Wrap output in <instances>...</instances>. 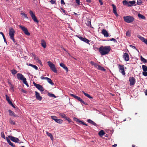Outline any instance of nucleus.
<instances>
[{"label":"nucleus","mask_w":147,"mask_h":147,"mask_svg":"<svg viewBox=\"0 0 147 147\" xmlns=\"http://www.w3.org/2000/svg\"><path fill=\"white\" fill-rule=\"evenodd\" d=\"M91 21H88L87 22V23H86V25L88 26H91Z\"/></svg>","instance_id":"obj_48"},{"label":"nucleus","mask_w":147,"mask_h":147,"mask_svg":"<svg viewBox=\"0 0 147 147\" xmlns=\"http://www.w3.org/2000/svg\"><path fill=\"white\" fill-rule=\"evenodd\" d=\"M46 134L49 137H50L51 140H53V137L52 134L50 133L48 131H46Z\"/></svg>","instance_id":"obj_26"},{"label":"nucleus","mask_w":147,"mask_h":147,"mask_svg":"<svg viewBox=\"0 0 147 147\" xmlns=\"http://www.w3.org/2000/svg\"><path fill=\"white\" fill-rule=\"evenodd\" d=\"M126 35L127 36H131V32L129 31H128L126 33Z\"/></svg>","instance_id":"obj_43"},{"label":"nucleus","mask_w":147,"mask_h":147,"mask_svg":"<svg viewBox=\"0 0 147 147\" xmlns=\"http://www.w3.org/2000/svg\"><path fill=\"white\" fill-rule=\"evenodd\" d=\"M119 67V71L123 75H125V73L124 69V65H123L119 64L118 65Z\"/></svg>","instance_id":"obj_6"},{"label":"nucleus","mask_w":147,"mask_h":147,"mask_svg":"<svg viewBox=\"0 0 147 147\" xmlns=\"http://www.w3.org/2000/svg\"><path fill=\"white\" fill-rule=\"evenodd\" d=\"M47 80L48 82H49L51 85H53L54 84V83L52 82V80L51 79L48 78Z\"/></svg>","instance_id":"obj_32"},{"label":"nucleus","mask_w":147,"mask_h":147,"mask_svg":"<svg viewBox=\"0 0 147 147\" xmlns=\"http://www.w3.org/2000/svg\"><path fill=\"white\" fill-rule=\"evenodd\" d=\"M129 81L131 86L134 85L136 83V79L133 77H130L129 78Z\"/></svg>","instance_id":"obj_11"},{"label":"nucleus","mask_w":147,"mask_h":147,"mask_svg":"<svg viewBox=\"0 0 147 147\" xmlns=\"http://www.w3.org/2000/svg\"><path fill=\"white\" fill-rule=\"evenodd\" d=\"M5 96H6V99L7 100H9V97L8 96H7V95H5Z\"/></svg>","instance_id":"obj_60"},{"label":"nucleus","mask_w":147,"mask_h":147,"mask_svg":"<svg viewBox=\"0 0 147 147\" xmlns=\"http://www.w3.org/2000/svg\"><path fill=\"white\" fill-rule=\"evenodd\" d=\"M87 121L88 123L91 124H92V125L94 126H96L97 125L93 121H92V120H91L90 119H88L87 120Z\"/></svg>","instance_id":"obj_24"},{"label":"nucleus","mask_w":147,"mask_h":147,"mask_svg":"<svg viewBox=\"0 0 147 147\" xmlns=\"http://www.w3.org/2000/svg\"><path fill=\"white\" fill-rule=\"evenodd\" d=\"M136 3V1H129V4L128 7H131L133 5Z\"/></svg>","instance_id":"obj_23"},{"label":"nucleus","mask_w":147,"mask_h":147,"mask_svg":"<svg viewBox=\"0 0 147 147\" xmlns=\"http://www.w3.org/2000/svg\"><path fill=\"white\" fill-rule=\"evenodd\" d=\"M78 37L80 39V40L82 41H83V40L84 39V38H83L81 36H80V37Z\"/></svg>","instance_id":"obj_61"},{"label":"nucleus","mask_w":147,"mask_h":147,"mask_svg":"<svg viewBox=\"0 0 147 147\" xmlns=\"http://www.w3.org/2000/svg\"><path fill=\"white\" fill-rule=\"evenodd\" d=\"M81 123L83 125H85L86 126L87 125L86 124L84 123L82 121V122H81Z\"/></svg>","instance_id":"obj_62"},{"label":"nucleus","mask_w":147,"mask_h":147,"mask_svg":"<svg viewBox=\"0 0 147 147\" xmlns=\"http://www.w3.org/2000/svg\"><path fill=\"white\" fill-rule=\"evenodd\" d=\"M142 68L143 70L144 71H147V67L145 65H142Z\"/></svg>","instance_id":"obj_35"},{"label":"nucleus","mask_w":147,"mask_h":147,"mask_svg":"<svg viewBox=\"0 0 147 147\" xmlns=\"http://www.w3.org/2000/svg\"><path fill=\"white\" fill-rule=\"evenodd\" d=\"M29 13L32 19L35 22L38 23V21L37 19L36 16H35L34 14L33 13V12L32 11L30 10L29 11Z\"/></svg>","instance_id":"obj_8"},{"label":"nucleus","mask_w":147,"mask_h":147,"mask_svg":"<svg viewBox=\"0 0 147 147\" xmlns=\"http://www.w3.org/2000/svg\"><path fill=\"white\" fill-rule=\"evenodd\" d=\"M97 69L101 71H105L106 70V69H105L103 67H102L100 65L98 66Z\"/></svg>","instance_id":"obj_34"},{"label":"nucleus","mask_w":147,"mask_h":147,"mask_svg":"<svg viewBox=\"0 0 147 147\" xmlns=\"http://www.w3.org/2000/svg\"><path fill=\"white\" fill-rule=\"evenodd\" d=\"M59 65L60 66L62 67L63 69H65L67 72L68 71V68L65 66L64 64L62 63H60Z\"/></svg>","instance_id":"obj_17"},{"label":"nucleus","mask_w":147,"mask_h":147,"mask_svg":"<svg viewBox=\"0 0 147 147\" xmlns=\"http://www.w3.org/2000/svg\"><path fill=\"white\" fill-rule=\"evenodd\" d=\"M48 78L47 77H44L43 76H41L40 77V78H41V79H42V80H47Z\"/></svg>","instance_id":"obj_50"},{"label":"nucleus","mask_w":147,"mask_h":147,"mask_svg":"<svg viewBox=\"0 0 147 147\" xmlns=\"http://www.w3.org/2000/svg\"><path fill=\"white\" fill-rule=\"evenodd\" d=\"M123 58L126 61H127L129 60V55L127 53H125L123 56Z\"/></svg>","instance_id":"obj_14"},{"label":"nucleus","mask_w":147,"mask_h":147,"mask_svg":"<svg viewBox=\"0 0 147 147\" xmlns=\"http://www.w3.org/2000/svg\"><path fill=\"white\" fill-rule=\"evenodd\" d=\"M122 3L124 5H127L128 7L129 1L128 2L126 0H124L123 1Z\"/></svg>","instance_id":"obj_36"},{"label":"nucleus","mask_w":147,"mask_h":147,"mask_svg":"<svg viewBox=\"0 0 147 147\" xmlns=\"http://www.w3.org/2000/svg\"><path fill=\"white\" fill-rule=\"evenodd\" d=\"M11 72L12 74L15 75L17 73V71L15 69H13L11 71Z\"/></svg>","instance_id":"obj_39"},{"label":"nucleus","mask_w":147,"mask_h":147,"mask_svg":"<svg viewBox=\"0 0 147 147\" xmlns=\"http://www.w3.org/2000/svg\"><path fill=\"white\" fill-rule=\"evenodd\" d=\"M10 38L13 41V42H14V43L16 45H18V44L16 43L15 40V39H14V37H11V38Z\"/></svg>","instance_id":"obj_42"},{"label":"nucleus","mask_w":147,"mask_h":147,"mask_svg":"<svg viewBox=\"0 0 147 147\" xmlns=\"http://www.w3.org/2000/svg\"><path fill=\"white\" fill-rule=\"evenodd\" d=\"M9 34L10 38L14 37L15 31L14 29L10 27L9 28Z\"/></svg>","instance_id":"obj_10"},{"label":"nucleus","mask_w":147,"mask_h":147,"mask_svg":"<svg viewBox=\"0 0 147 147\" xmlns=\"http://www.w3.org/2000/svg\"><path fill=\"white\" fill-rule=\"evenodd\" d=\"M21 15H22L23 16H24L25 18H26L27 19H28V18L27 16V15L25 13H24L23 12L22 13H21Z\"/></svg>","instance_id":"obj_41"},{"label":"nucleus","mask_w":147,"mask_h":147,"mask_svg":"<svg viewBox=\"0 0 147 147\" xmlns=\"http://www.w3.org/2000/svg\"><path fill=\"white\" fill-rule=\"evenodd\" d=\"M61 4L62 5H64L65 3L63 0H61Z\"/></svg>","instance_id":"obj_58"},{"label":"nucleus","mask_w":147,"mask_h":147,"mask_svg":"<svg viewBox=\"0 0 147 147\" xmlns=\"http://www.w3.org/2000/svg\"><path fill=\"white\" fill-rule=\"evenodd\" d=\"M33 58L34 60H35L36 62H37L38 63L41 64L42 62L39 59L38 57H36V55L34 56V57H33Z\"/></svg>","instance_id":"obj_19"},{"label":"nucleus","mask_w":147,"mask_h":147,"mask_svg":"<svg viewBox=\"0 0 147 147\" xmlns=\"http://www.w3.org/2000/svg\"><path fill=\"white\" fill-rule=\"evenodd\" d=\"M111 49L110 46H101L99 49V51L102 55L107 54Z\"/></svg>","instance_id":"obj_1"},{"label":"nucleus","mask_w":147,"mask_h":147,"mask_svg":"<svg viewBox=\"0 0 147 147\" xmlns=\"http://www.w3.org/2000/svg\"><path fill=\"white\" fill-rule=\"evenodd\" d=\"M33 83L34 86L40 91L42 92L44 91V88L41 85L37 84L35 83L34 82H33Z\"/></svg>","instance_id":"obj_9"},{"label":"nucleus","mask_w":147,"mask_h":147,"mask_svg":"<svg viewBox=\"0 0 147 147\" xmlns=\"http://www.w3.org/2000/svg\"><path fill=\"white\" fill-rule=\"evenodd\" d=\"M59 115L62 118H64L66 120H67L69 122L71 121L69 117H67L64 113H60L59 114Z\"/></svg>","instance_id":"obj_13"},{"label":"nucleus","mask_w":147,"mask_h":147,"mask_svg":"<svg viewBox=\"0 0 147 147\" xmlns=\"http://www.w3.org/2000/svg\"><path fill=\"white\" fill-rule=\"evenodd\" d=\"M61 10L63 12L64 14H66V12L65 11L64 9H63L62 8L61 9Z\"/></svg>","instance_id":"obj_56"},{"label":"nucleus","mask_w":147,"mask_h":147,"mask_svg":"<svg viewBox=\"0 0 147 147\" xmlns=\"http://www.w3.org/2000/svg\"><path fill=\"white\" fill-rule=\"evenodd\" d=\"M138 16L140 19L144 20L146 19V18L144 16L140 13H138Z\"/></svg>","instance_id":"obj_27"},{"label":"nucleus","mask_w":147,"mask_h":147,"mask_svg":"<svg viewBox=\"0 0 147 147\" xmlns=\"http://www.w3.org/2000/svg\"><path fill=\"white\" fill-rule=\"evenodd\" d=\"M51 118L53 120H54L55 121V120L57 119V117L55 116H52L51 117Z\"/></svg>","instance_id":"obj_46"},{"label":"nucleus","mask_w":147,"mask_h":147,"mask_svg":"<svg viewBox=\"0 0 147 147\" xmlns=\"http://www.w3.org/2000/svg\"><path fill=\"white\" fill-rule=\"evenodd\" d=\"M1 136L2 138H3L4 139H5V136L4 135V133H1Z\"/></svg>","instance_id":"obj_55"},{"label":"nucleus","mask_w":147,"mask_h":147,"mask_svg":"<svg viewBox=\"0 0 147 147\" xmlns=\"http://www.w3.org/2000/svg\"><path fill=\"white\" fill-rule=\"evenodd\" d=\"M142 42H144L147 45V40L145 38Z\"/></svg>","instance_id":"obj_57"},{"label":"nucleus","mask_w":147,"mask_h":147,"mask_svg":"<svg viewBox=\"0 0 147 147\" xmlns=\"http://www.w3.org/2000/svg\"><path fill=\"white\" fill-rule=\"evenodd\" d=\"M6 140L8 144L11 146L13 147H15V146L13 145V143L11 142L9 139L7 137H6Z\"/></svg>","instance_id":"obj_25"},{"label":"nucleus","mask_w":147,"mask_h":147,"mask_svg":"<svg viewBox=\"0 0 147 147\" xmlns=\"http://www.w3.org/2000/svg\"><path fill=\"white\" fill-rule=\"evenodd\" d=\"M9 123L11 124H12V125H15V121L12 120H9Z\"/></svg>","instance_id":"obj_47"},{"label":"nucleus","mask_w":147,"mask_h":147,"mask_svg":"<svg viewBox=\"0 0 147 147\" xmlns=\"http://www.w3.org/2000/svg\"><path fill=\"white\" fill-rule=\"evenodd\" d=\"M49 96H50V97H53L54 98H55L56 97V96H55V95L54 94H51V93L49 94Z\"/></svg>","instance_id":"obj_44"},{"label":"nucleus","mask_w":147,"mask_h":147,"mask_svg":"<svg viewBox=\"0 0 147 147\" xmlns=\"http://www.w3.org/2000/svg\"><path fill=\"white\" fill-rule=\"evenodd\" d=\"M9 112V115H10L11 116H13L14 117H17L18 116L17 115L15 114L13 111H12L11 110H9L8 111Z\"/></svg>","instance_id":"obj_20"},{"label":"nucleus","mask_w":147,"mask_h":147,"mask_svg":"<svg viewBox=\"0 0 147 147\" xmlns=\"http://www.w3.org/2000/svg\"><path fill=\"white\" fill-rule=\"evenodd\" d=\"M70 94L71 96L73 97L74 98L78 100L81 103L82 105H87V104L86 102H85L84 101H83V100L80 97L76 96L73 94Z\"/></svg>","instance_id":"obj_5"},{"label":"nucleus","mask_w":147,"mask_h":147,"mask_svg":"<svg viewBox=\"0 0 147 147\" xmlns=\"http://www.w3.org/2000/svg\"><path fill=\"white\" fill-rule=\"evenodd\" d=\"M90 63L92 65H93L95 68L97 69H98V66L99 65L98 64L96 63H94L92 61H91L90 62Z\"/></svg>","instance_id":"obj_21"},{"label":"nucleus","mask_w":147,"mask_h":147,"mask_svg":"<svg viewBox=\"0 0 147 147\" xmlns=\"http://www.w3.org/2000/svg\"><path fill=\"white\" fill-rule=\"evenodd\" d=\"M17 76L18 80H22L24 83L26 84L28 87L29 86L28 84L27 83L26 78L24 77V76L21 74L18 73L17 74Z\"/></svg>","instance_id":"obj_2"},{"label":"nucleus","mask_w":147,"mask_h":147,"mask_svg":"<svg viewBox=\"0 0 147 147\" xmlns=\"http://www.w3.org/2000/svg\"><path fill=\"white\" fill-rule=\"evenodd\" d=\"M8 137L12 141L16 143H19V140L18 138L11 136H9Z\"/></svg>","instance_id":"obj_12"},{"label":"nucleus","mask_w":147,"mask_h":147,"mask_svg":"<svg viewBox=\"0 0 147 147\" xmlns=\"http://www.w3.org/2000/svg\"><path fill=\"white\" fill-rule=\"evenodd\" d=\"M140 59L144 63H146L147 62V60L144 59L142 56H141L140 57Z\"/></svg>","instance_id":"obj_33"},{"label":"nucleus","mask_w":147,"mask_h":147,"mask_svg":"<svg viewBox=\"0 0 147 147\" xmlns=\"http://www.w3.org/2000/svg\"><path fill=\"white\" fill-rule=\"evenodd\" d=\"M105 133L103 130H100L98 133V135L101 136H103Z\"/></svg>","instance_id":"obj_28"},{"label":"nucleus","mask_w":147,"mask_h":147,"mask_svg":"<svg viewBox=\"0 0 147 147\" xmlns=\"http://www.w3.org/2000/svg\"><path fill=\"white\" fill-rule=\"evenodd\" d=\"M47 63L51 70L55 73H57V71L55 65L50 61H48Z\"/></svg>","instance_id":"obj_4"},{"label":"nucleus","mask_w":147,"mask_h":147,"mask_svg":"<svg viewBox=\"0 0 147 147\" xmlns=\"http://www.w3.org/2000/svg\"><path fill=\"white\" fill-rule=\"evenodd\" d=\"M142 74L143 76H147V71H144L142 72Z\"/></svg>","instance_id":"obj_49"},{"label":"nucleus","mask_w":147,"mask_h":147,"mask_svg":"<svg viewBox=\"0 0 147 147\" xmlns=\"http://www.w3.org/2000/svg\"><path fill=\"white\" fill-rule=\"evenodd\" d=\"M55 120V122L60 124L62 123L63 122V121L62 120L59 119H57Z\"/></svg>","instance_id":"obj_31"},{"label":"nucleus","mask_w":147,"mask_h":147,"mask_svg":"<svg viewBox=\"0 0 147 147\" xmlns=\"http://www.w3.org/2000/svg\"><path fill=\"white\" fill-rule=\"evenodd\" d=\"M19 27L21 29L25 34L28 36L30 35V33L28 32L27 28L25 27L22 26L21 25H20L19 26Z\"/></svg>","instance_id":"obj_7"},{"label":"nucleus","mask_w":147,"mask_h":147,"mask_svg":"<svg viewBox=\"0 0 147 147\" xmlns=\"http://www.w3.org/2000/svg\"><path fill=\"white\" fill-rule=\"evenodd\" d=\"M112 5L113 7V13H114L116 16H118V14L117 12V9L116 6L113 4H112Z\"/></svg>","instance_id":"obj_15"},{"label":"nucleus","mask_w":147,"mask_h":147,"mask_svg":"<svg viewBox=\"0 0 147 147\" xmlns=\"http://www.w3.org/2000/svg\"><path fill=\"white\" fill-rule=\"evenodd\" d=\"M27 65L29 66L32 67L33 68L35 69L36 70L38 69V67L35 65H33L31 63H29L28 64H27Z\"/></svg>","instance_id":"obj_29"},{"label":"nucleus","mask_w":147,"mask_h":147,"mask_svg":"<svg viewBox=\"0 0 147 147\" xmlns=\"http://www.w3.org/2000/svg\"><path fill=\"white\" fill-rule=\"evenodd\" d=\"M41 45L44 48H45L46 47V44L45 41L43 40H41Z\"/></svg>","instance_id":"obj_22"},{"label":"nucleus","mask_w":147,"mask_h":147,"mask_svg":"<svg viewBox=\"0 0 147 147\" xmlns=\"http://www.w3.org/2000/svg\"><path fill=\"white\" fill-rule=\"evenodd\" d=\"M142 1H141V0H137V4L138 5H140L142 4Z\"/></svg>","instance_id":"obj_40"},{"label":"nucleus","mask_w":147,"mask_h":147,"mask_svg":"<svg viewBox=\"0 0 147 147\" xmlns=\"http://www.w3.org/2000/svg\"><path fill=\"white\" fill-rule=\"evenodd\" d=\"M129 46L131 47L132 48L134 49H136V50H137V51H138V52H139V51H138L136 48V47L134 46H133V45H129Z\"/></svg>","instance_id":"obj_53"},{"label":"nucleus","mask_w":147,"mask_h":147,"mask_svg":"<svg viewBox=\"0 0 147 147\" xmlns=\"http://www.w3.org/2000/svg\"><path fill=\"white\" fill-rule=\"evenodd\" d=\"M144 92L145 95H147V89L144 91Z\"/></svg>","instance_id":"obj_64"},{"label":"nucleus","mask_w":147,"mask_h":147,"mask_svg":"<svg viewBox=\"0 0 147 147\" xmlns=\"http://www.w3.org/2000/svg\"><path fill=\"white\" fill-rule=\"evenodd\" d=\"M102 33L104 35L105 37H108L109 36V34L108 32L105 29H103L102 30Z\"/></svg>","instance_id":"obj_18"},{"label":"nucleus","mask_w":147,"mask_h":147,"mask_svg":"<svg viewBox=\"0 0 147 147\" xmlns=\"http://www.w3.org/2000/svg\"><path fill=\"white\" fill-rule=\"evenodd\" d=\"M124 21L127 23H131L133 22L134 20V18L131 16H127L123 17Z\"/></svg>","instance_id":"obj_3"},{"label":"nucleus","mask_w":147,"mask_h":147,"mask_svg":"<svg viewBox=\"0 0 147 147\" xmlns=\"http://www.w3.org/2000/svg\"><path fill=\"white\" fill-rule=\"evenodd\" d=\"M99 0V2L100 3V4L101 5H102L103 4V2H102V1L101 0Z\"/></svg>","instance_id":"obj_63"},{"label":"nucleus","mask_w":147,"mask_h":147,"mask_svg":"<svg viewBox=\"0 0 147 147\" xmlns=\"http://www.w3.org/2000/svg\"><path fill=\"white\" fill-rule=\"evenodd\" d=\"M48 78L47 77H44L43 76H41L40 77V78H41V79H42V80H47Z\"/></svg>","instance_id":"obj_51"},{"label":"nucleus","mask_w":147,"mask_h":147,"mask_svg":"<svg viewBox=\"0 0 147 147\" xmlns=\"http://www.w3.org/2000/svg\"><path fill=\"white\" fill-rule=\"evenodd\" d=\"M84 42H86V43L90 44L89 42V40L86 39V38H84V39L83 40V41Z\"/></svg>","instance_id":"obj_37"},{"label":"nucleus","mask_w":147,"mask_h":147,"mask_svg":"<svg viewBox=\"0 0 147 147\" xmlns=\"http://www.w3.org/2000/svg\"><path fill=\"white\" fill-rule=\"evenodd\" d=\"M76 3L78 5H80V0H76L75 1Z\"/></svg>","instance_id":"obj_52"},{"label":"nucleus","mask_w":147,"mask_h":147,"mask_svg":"<svg viewBox=\"0 0 147 147\" xmlns=\"http://www.w3.org/2000/svg\"><path fill=\"white\" fill-rule=\"evenodd\" d=\"M82 92L83 93L85 96H87L89 98H92V97L90 96V94L85 92L84 91H82Z\"/></svg>","instance_id":"obj_30"},{"label":"nucleus","mask_w":147,"mask_h":147,"mask_svg":"<svg viewBox=\"0 0 147 147\" xmlns=\"http://www.w3.org/2000/svg\"><path fill=\"white\" fill-rule=\"evenodd\" d=\"M137 37L138 38L140 39L142 41L145 39V38L144 37L141 36L139 35H137Z\"/></svg>","instance_id":"obj_38"},{"label":"nucleus","mask_w":147,"mask_h":147,"mask_svg":"<svg viewBox=\"0 0 147 147\" xmlns=\"http://www.w3.org/2000/svg\"><path fill=\"white\" fill-rule=\"evenodd\" d=\"M35 96L36 99L38 100L41 101L42 99V97L40 96V94L36 91L35 92Z\"/></svg>","instance_id":"obj_16"},{"label":"nucleus","mask_w":147,"mask_h":147,"mask_svg":"<svg viewBox=\"0 0 147 147\" xmlns=\"http://www.w3.org/2000/svg\"><path fill=\"white\" fill-rule=\"evenodd\" d=\"M10 104L14 108H16L15 107V106L12 104V103L11 102L10 104Z\"/></svg>","instance_id":"obj_59"},{"label":"nucleus","mask_w":147,"mask_h":147,"mask_svg":"<svg viewBox=\"0 0 147 147\" xmlns=\"http://www.w3.org/2000/svg\"><path fill=\"white\" fill-rule=\"evenodd\" d=\"M110 40L111 41H113L114 42H117V41L114 38H112L110 39Z\"/></svg>","instance_id":"obj_54"},{"label":"nucleus","mask_w":147,"mask_h":147,"mask_svg":"<svg viewBox=\"0 0 147 147\" xmlns=\"http://www.w3.org/2000/svg\"><path fill=\"white\" fill-rule=\"evenodd\" d=\"M50 2L52 4H55L56 3V0H51L50 1Z\"/></svg>","instance_id":"obj_45"}]
</instances>
